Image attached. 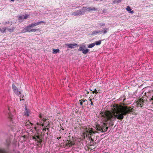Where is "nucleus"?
Returning a JSON list of instances; mask_svg holds the SVG:
<instances>
[{"label":"nucleus","instance_id":"f257e3e1","mask_svg":"<svg viewBox=\"0 0 153 153\" xmlns=\"http://www.w3.org/2000/svg\"><path fill=\"white\" fill-rule=\"evenodd\" d=\"M129 111L128 108L126 106H122L118 105H114L111 111H107L102 114V119L108 123V121L113 122L117 118L122 120L124 115H126Z\"/></svg>","mask_w":153,"mask_h":153},{"label":"nucleus","instance_id":"f03ea898","mask_svg":"<svg viewBox=\"0 0 153 153\" xmlns=\"http://www.w3.org/2000/svg\"><path fill=\"white\" fill-rule=\"evenodd\" d=\"M7 113L8 114L9 117L10 119L11 122L13 124H12L11 128L13 131H15L16 130L18 131V129H17L16 128H17V126L16 125H14V124H16V123H17L19 121L17 117H16L15 116L12 115L10 113V110L9 108H8L7 110Z\"/></svg>","mask_w":153,"mask_h":153},{"label":"nucleus","instance_id":"7ed1b4c3","mask_svg":"<svg viewBox=\"0 0 153 153\" xmlns=\"http://www.w3.org/2000/svg\"><path fill=\"white\" fill-rule=\"evenodd\" d=\"M86 48V45L85 44H83L80 45V47L78 49L79 51H82L83 54H87L89 52V50L88 49H84V48Z\"/></svg>","mask_w":153,"mask_h":153},{"label":"nucleus","instance_id":"20e7f679","mask_svg":"<svg viewBox=\"0 0 153 153\" xmlns=\"http://www.w3.org/2000/svg\"><path fill=\"white\" fill-rule=\"evenodd\" d=\"M144 102V100L143 99H140L137 100L135 104L136 106L138 108H141L142 107Z\"/></svg>","mask_w":153,"mask_h":153},{"label":"nucleus","instance_id":"39448f33","mask_svg":"<svg viewBox=\"0 0 153 153\" xmlns=\"http://www.w3.org/2000/svg\"><path fill=\"white\" fill-rule=\"evenodd\" d=\"M97 9L95 7H83V12L85 13L87 12H89L91 11H96Z\"/></svg>","mask_w":153,"mask_h":153},{"label":"nucleus","instance_id":"423d86ee","mask_svg":"<svg viewBox=\"0 0 153 153\" xmlns=\"http://www.w3.org/2000/svg\"><path fill=\"white\" fill-rule=\"evenodd\" d=\"M84 13V12H83L82 8L81 10H77L76 11L72 13V15H74L75 16H80L83 15Z\"/></svg>","mask_w":153,"mask_h":153},{"label":"nucleus","instance_id":"0eeeda50","mask_svg":"<svg viewBox=\"0 0 153 153\" xmlns=\"http://www.w3.org/2000/svg\"><path fill=\"white\" fill-rule=\"evenodd\" d=\"M39 117L41 120L42 121V122H41L39 123H37V124L38 125H42V126H43L44 125V123L46 121V119L41 114L39 115Z\"/></svg>","mask_w":153,"mask_h":153},{"label":"nucleus","instance_id":"6e6552de","mask_svg":"<svg viewBox=\"0 0 153 153\" xmlns=\"http://www.w3.org/2000/svg\"><path fill=\"white\" fill-rule=\"evenodd\" d=\"M29 15L26 14L25 15H19L18 16V18L19 20H24L27 19L29 17Z\"/></svg>","mask_w":153,"mask_h":153},{"label":"nucleus","instance_id":"1a4fd4ad","mask_svg":"<svg viewBox=\"0 0 153 153\" xmlns=\"http://www.w3.org/2000/svg\"><path fill=\"white\" fill-rule=\"evenodd\" d=\"M26 27L27 32H34L37 30L36 29H32L31 28L32 27L30 25L29 26H27Z\"/></svg>","mask_w":153,"mask_h":153},{"label":"nucleus","instance_id":"9d476101","mask_svg":"<svg viewBox=\"0 0 153 153\" xmlns=\"http://www.w3.org/2000/svg\"><path fill=\"white\" fill-rule=\"evenodd\" d=\"M33 139L36 141H37L38 143H41V139L39 136L36 135L32 137Z\"/></svg>","mask_w":153,"mask_h":153},{"label":"nucleus","instance_id":"9b49d317","mask_svg":"<svg viewBox=\"0 0 153 153\" xmlns=\"http://www.w3.org/2000/svg\"><path fill=\"white\" fill-rule=\"evenodd\" d=\"M101 128L102 129V132H105V131H106L108 128V127L106 125V124H105V123H104L102 125H101Z\"/></svg>","mask_w":153,"mask_h":153},{"label":"nucleus","instance_id":"f8f14e48","mask_svg":"<svg viewBox=\"0 0 153 153\" xmlns=\"http://www.w3.org/2000/svg\"><path fill=\"white\" fill-rule=\"evenodd\" d=\"M94 131L91 130L90 129H87L85 132V134H86V136L89 135V134L90 135L94 133Z\"/></svg>","mask_w":153,"mask_h":153},{"label":"nucleus","instance_id":"ddd939ff","mask_svg":"<svg viewBox=\"0 0 153 153\" xmlns=\"http://www.w3.org/2000/svg\"><path fill=\"white\" fill-rule=\"evenodd\" d=\"M65 45L67 46L68 48H74V46L77 45V44L74 43L72 44H66Z\"/></svg>","mask_w":153,"mask_h":153},{"label":"nucleus","instance_id":"4468645a","mask_svg":"<svg viewBox=\"0 0 153 153\" xmlns=\"http://www.w3.org/2000/svg\"><path fill=\"white\" fill-rule=\"evenodd\" d=\"M44 23L45 24V22H44L42 21H40L39 22H36V23H32L30 25H31V26H32V27H33L34 26H36L39 25V24L41 23Z\"/></svg>","mask_w":153,"mask_h":153},{"label":"nucleus","instance_id":"2eb2a0df","mask_svg":"<svg viewBox=\"0 0 153 153\" xmlns=\"http://www.w3.org/2000/svg\"><path fill=\"white\" fill-rule=\"evenodd\" d=\"M33 124L29 121L26 122L25 124V126H26L28 128H30L32 127Z\"/></svg>","mask_w":153,"mask_h":153},{"label":"nucleus","instance_id":"dca6fc26","mask_svg":"<svg viewBox=\"0 0 153 153\" xmlns=\"http://www.w3.org/2000/svg\"><path fill=\"white\" fill-rule=\"evenodd\" d=\"M74 143L72 142H70L68 140H67L66 142V146L69 147L74 145Z\"/></svg>","mask_w":153,"mask_h":153},{"label":"nucleus","instance_id":"f3484780","mask_svg":"<svg viewBox=\"0 0 153 153\" xmlns=\"http://www.w3.org/2000/svg\"><path fill=\"white\" fill-rule=\"evenodd\" d=\"M15 27H7V30L10 32H13L14 29H15Z\"/></svg>","mask_w":153,"mask_h":153},{"label":"nucleus","instance_id":"a211bd4d","mask_svg":"<svg viewBox=\"0 0 153 153\" xmlns=\"http://www.w3.org/2000/svg\"><path fill=\"white\" fill-rule=\"evenodd\" d=\"M102 32V30H95L93 31L91 33V34L92 35H96L98 33H100Z\"/></svg>","mask_w":153,"mask_h":153},{"label":"nucleus","instance_id":"6ab92c4d","mask_svg":"<svg viewBox=\"0 0 153 153\" xmlns=\"http://www.w3.org/2000/svg\"><path fill=\"white\" fill-rule=\"evenodd\" d=\"M14 92L18 96H19V95H20L21 94L20 91H19L18 89V88L16 89L15 90H14Z\"/></svg>","mask_w":153,"mask_h":153},{"label":"nucleus","instance_id":"aec40b11","mask_svg":"<svg viewBox=\"0 0 153 153\" xmlns=\"http://www.w3.org/2000/svg\"><path fill=\"white\" fill-rule=\"evenodd\" d=\"M7 30V27H3L2 28H0V32L2 33H5Z\"/></svg>","mask_w":153,"mask_h":153},{"label":"nucleus","instance_id":"412c9836","mask_svg":"<svg viewBox=\"0 0 153 153\" xmlns=\"http://www.w3.org/2000/svg\"><path fill=\"white\" fill-rule=\"evenodd\" d=\"M29 112L28 111L26 108H25V111L24 112V115L28 116L29 115Z\"/></svg>","mask_w":153,"mask_h":153},{"label":"nucleus","instance_id":"4be33fe9","mask_svg":"<svg viewBox=\"0 0 153 153\" xmlns=\"http://www.w3.org/2000/svg\"><path fill=\"white\" fill-rule=\"evenodd\" d=\"M126 9L130 13H133V11H131V9L129 6H127L126 8Z\"/></svg>","mask_w":153,"mask_h":153},{"label":"nucleus","instance_id":"5701e85b","mask_svg":"<svg viewBox=\"0 0 153 153\" xmlns=\"http://www.w3.org/2000/svg\"><path fill=\"white\" fill-rule=\"evenodd\" d=\"M59 49H53V53L54 54H56L57 53H59Z\"/></svg>","mask_w":153,"mask_h":153},{"label":"nucleus","instance_id":"b1692460","mask_svg":"<svg viewBox=\"0 0 153 153\" xmlns=\"http://www.w3.org/2000/svg\"><path fill=\"white\" fill-rule=\"evenodd\" d=\"M95 43H91V44L88 45V48H91L95 46Z\"/></svg>","mask_w":153,"mask_h":153},{"label":"nucleus","instance_id":"393cba45","mask_svg":"<svg viewBox=\"0 0 153 153\" xmlns=\"http://www.w3.org/2000/svg\"><path fill=\"white\" fill-rule=\"evenodd\" d=\"M104 31H102V32H103V34H105L107 32V31L108 30H109V29L108 28H105L104 29Z\"/></svg>","mask_w":153,"mask_h":153},{"label":"nucleus","instance_id":"a878e982","mask_svg":"<svg viewBox=\"0 0 153 153\" xmlns=\"http://www.w3.org/2000/svg\"><path fill=\"white\" fill-rule=\"evenodd\" d=\"M149 100L152 104H153V95L152 96V97L149 98Z\"/></svg>","mask_w":153,"mask_h":153},{"label":"nucleus","instance_id":"bb28decb","mask_svg":"<svg viewBox=\"0 0 153 153\" xmlns=\"http://www.w3.org/2000/svg\"><path fill=\"white\" fill-rule=\"evenodd\" d=\"M96 45H99L101 44V41L100 40L99 41H97L95 43H94Z\"/></svg>","mask_w":153,"mask_h":153},{"label":"nucleus","instance_id":"cd10ccee","mask_svg":"<svg viewBox=\"0 0 153 153\" xmlns=\"http://www.w3.org/2000/svg\"><path fill=\"white\" fill-rule=\"evenodd\" d=\"M26 32H27V29L26 27H25V28H24L22 30L21 32V33H25Z\"/></svg>","mask_w":153,"mask_h":153},{"label":"nucleus","instance_id":"c85d7f7f","mask_svg":"<svg viewBox=\"0 0 153 153\" xmlns=\"http://www.w3.org/2000/svg\"><path fill=\"white\" fill-rule=\"evenodd\" d=\"M0 153H8L4 149H0Z\"/></svg>","mask_w":153,"mask_h":153},{"label":"nucleus","instance_id":"c756f323","mask_svg":"<svg viewBox=\"0 0 153 153\" xmlns=\"http://www.w3.org/2000/svg\"><path fill=\"white\" fill-rule=\"evenodd\" d=\"M12 88L13 91H14V90H15L16 89H17V88L16 87L14 84L12 85Z\"/></svg>","mask_w":153,"mask_h":153},{"label":"nucleus","instance_id":"7c9ffc66","mask_svg":"<svg viewBox=\"0 0 153 153\" xmlns=\"http://www.w3.org/2000/svg\"><path fill=\"white\" fill-rule=\"evenodd\" d=\"M101 126H99L97 127V130L102 131Z\"/></svg>","mask_w":153,"mask_h":153},{"label":"nucleus","instance_id":"2f4dec72","mask_svg":"<svg viewBox=\"0 0 153 153\" xmlns=\"http://www.w3.org/2000/svg\"><path fill=\"white\" fill-rule=\"evenodd\" d=\"M91 91H92V93L93 94H94V93L97 94L98 93V92L97 91V90L96 89H95L94 91H92V90H91Z\"/></svg>","mask_w":153,"mask_h":153},{"label":"nucleus","instance_id":"473e14b6","mask_svg":"<svg viewBox=\"0 0 153 153\" xmlns=\"http://www.w3.org/2000/svg\"><path fill=\"white\" fill-rule=\"evenodd\" d=\"M9 22H5L4 24V26H5L7 25L8 24H9Z\"/></svg>","mask_w":153,"mask_h":153},{"label":"nucleus","instance_id":"72a5a7b5","mask_svg":"<svg viewBox=\"0 0 153 153\" xmlns=\"http://www.w3.org/2000/svg\"><path fill=\"white\" fill-rule=\"evenodd\" d=\"M105 25V24L104 23H100L99 24V25L100 26H104V25Z\"/></svg>","mask_w":153,"mask_h":153},{"label":"nucleus","instance_id":"f704fd0d","mask_svg":"<svg viewBox=\"0 0 153 153\" xmlns=\"http://www.w3.org/2000/svg\"><path fill=\"white\" fill-rule=\"evenodd\" d=\"M86 100H80V101H82V102H85Z\"/></svg>","mask_w":153,"mask_h":153},{"label":"nucleus","instance_id":"c9c22d12","mask_svg":"<svg viewBox=\"0 0 153 153\" xmlns=\"http://www.w3.org/2000/svg\"><path fill=\"white\" fill-rule=\"evenodd\" d=\"M122 0H118L117 1V3H120V2H121V1H122Z\"/></svg>","mask_w":153,"mask_h":153},{"label":"nucleus","instance_id":"e433bc0d","mask_svg":"<svg viewBox=\"0 0 153 153\" xmlns=\"http://www.w3.org/2000/svg\"><path fill=\"white\" fill-rule=\"evenodd\" d=\"M10 143V141L9 140L8 141H7V145H8Z\"/></svg>","mask_w":153,"mask_h":153},{"label":"nucleus","instance_id":"4c0bfd02","mask_svg":"<svg viewBox=\"0 0 153 153\" xmlns=\"http://www.w3.org/2000/svg\"><path fill=\"white\" fill-rule=\"evenodd\" d=\"M46 124L45 125L46 126V127H47V126H49V123H46Z\"/></svg>","mask_w":153,"mask_h":153},{"label":"nucleus","instance_id":"58836bf2","mask_svg":"<svg viewBox=\"0 0 153 153\" xmlns=\"http://www.w3.org/2000/svg\"><path fill=\"white\" fill-rule=\"evenodd\" d=\"M80 104L81 105H82V101H81L80 102Z\"/></svg>","mask_w":153,"mask_h":153},{"label":"nucleus","instance_id":"ea45409f","mask_svg":"<svg viewBox=\"0 0 153 153\" xmlns=\"http://www.w3.org/2000/svg\"><path fill=\"white\" fill-rule=\"evenodd\" d=\"M61 138V137H57V139L58 140H59V139H60Z\"/></svg>","mask_w":153,"mask_h":153},{"label":"nucleus","instance_id":"a19ab883","mask_svg":"<svg viewBox=\"0 0 153 153\" xmlns=\"http://www.w3.org/2000/svg\"><path fill=\"white\" fill-rule=\"evenodd\" d=\"M91 105H93V102L92 101H91Z\"/></svg>","mask_w":153,"mask_h":153},{"label":"nucleus","instance_id":"79ce46f5","mask_svg":"<svg viewBox=\"0 0 153 153\" xmlns=\"http://www.w3.org/2000/svg\"><path fill=\"white\" fill-rule=\"evenodd\" d=\"M90 101H91V100H92V99H90V100H89Z\"/></svg>","mask_w":153,"mask_h":153},{"label":"nucleus","instance_id":"37998d69","mask_svg":"<svg viewBox=\"0 0 153 153\" xmlns=\"http://www.w3.org/2000/svg\"><path fill=\"white\" fill-rule=\"evenodd\" d=\"M11 1H12L13 2L15 0H10Z\"/></svg>","mask_w":153,"mask_h":153},{"label":"nucleus","instance_id":"c03bdc74","mask_svg":"<svg viewBox=\"0 0 153 153\" xmlns=\"http://www.w3.org/2000/svg\"><path fill=\"white\" fill-rule=\"evenodd\" d=\"M46 129V128H45V129H43V130H45Z\"/></svg>","mask_w":153,"mask_h":153},{"label":"nucleus","instance_id":"a18cd8bd","mask_svg":"<svg viewBox=\"0 0 153 153\" xmlns=\"http://www.w3.org/2000/svg\"><path fill=\"white\" fill-rule=\"evenodd\" d=\"M87 93H88H88H89L88 92H87Z\"/></svg>","mask_w":153,"mask_h":153},{"label":"nucleus","instance_id":"49530a36","mask_svg":"<svg viewBox=\"0 0 153 153\" xmlns=\"http://www.w3.org/2000/svg\"><path fill=\"white\" fill-rule=\"evenodd\" d=\"M20 101H21V99H20Z\"/></svg>","mask_w":153,"mask_h":153}]
</instances>
